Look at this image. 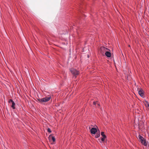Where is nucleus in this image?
I'll return each instance as SVG.
<instances>
[{"label":"nucleus","instance_id":"1","mask_svg":"<svg viewBox=\"0 0 149 149\" xmlns=\"http://www.w3.org/2000/svg\"><path fill=\"white\" fill-rule=\"evenodd\" d=\"M138 139L139 141L144 146H146L147 145V143L146 141V139L143 138V137L139 134L138 136Z\"/></svg>","mask_w":149,"mask_h":149},{"label":"nucleus","instance_id":"2","mask_svg":"<svg viewBox=\"0 0 149 149\" xmlns=\"http://www.w3.org/2000/svg\"><path fill=\"white\" fill-rule=\"evenodd\" d=\"M70 70L72 74L75 76L79 74V72L74 69L71 68L70 69Z\"/></svg>","mask_w":149,"mask_h":149},{"label":"nucleus","instance_id":"3","mask_svg":"<svg viewBox=\"0 0 149 149\" xmlns=\"http://www.w3.org/2000/svg\"><path fill=\"white\" fill-rule=\"evenodd\" d=\"M100 49L102 53H104V52L106 53V51H110V49H109L103 47H101Z\"/></svg>","mask_w":149,"mask_h":149},{"label":"nucleus","instance_id":"4","mask_svg":"<svg viewBox=\"0 0 149 149\" xmlns=\"http://www.w3.org/2000/svg\"><path fill=\"white\" fill-rule=\"evenodd\" d=\"M9 103H11L12 105H11V107L13 109H15V103L13 101V100H12L10 99V100H9Z\"/></svg>","mask_w":149,"mask_h":149},{"label":"nucleus","instance_id":"5","mask_svg":"<svg viewBox=\"0 0 149 149\" xmlns=\"http://www.w3.org/2000/svg\"><path fill=\"white\" fill-rule=\"evenodd\" d=\"M48 139L50 141H52L53 142H55V137L53 136L52 135H49L48 137Z\"/></svg>","mask_w":149,"mask_h":149},{"label":"nucleus","instance_id":"6","mask_svg":"<svg viewBox=\"0 0 149 149\" xmlns=\"http://www.w3.org/2000/svg\"><path fill=\"white\" fill-rule=\"evenodd\" d=\"M38 100L40 102H41L43 104L44 102H47V98L45 97L41 99H38Z\"/></svg>","mask_w":149,"mask_h":149},{"label":"nucleus","instance_id":"7","mask_svg":"<svg viewBox=\"0 0 149 149\" xmlns=\"http://www.w3.org/2000/svg\"><path fill=\"white\" fill-rule=\"evenodd\" d=\"M138 93L141 97H143L144 92L141 89L138 91Z\"/></svg>","mask_w":149,"mask_h":149},{"label":"nucleus","instance_id":"8","mask_svg":"<svg viewBox=\"0 0 149 149\" xmlns=\"http://www.w3.org/2000/svg\"><path fill=\"white\" fill-rule=\"evenodd\" d=\"M110 51H106L105 53V55L107 57H110L111 56V53L109 52Z\"/></svg>","mask_w":149,"mask_h":149},{"label":"nucleus","instance_id":"9","mask_svg":"<svg viewBox=\"0 0 149 149\" xmlns=\"http://www.w3.org/2000/svg\"><path fill=\"white\" fill-rule=\"evenodd\" d=\"M97 131V129L95 128H92L91 130V133L93 134H95Z\"/></svg>","mask_w":149,"mask_h":149},{"label":"nucleus","instance_id":"10","mask_svg":"<svg viewBox=\"0 0 149 149\" xmlns=\"http://www.w3.org/2000/svg\"><path fill=\"white\" fill-rule=\"evenodd\" d=\"M52 97V95L51 94L47 95V102L49 101Z\"/></svg>","mask_w":149,"mask_h":149},{"label":"nucleus","instance_id":"11","mask_svg":"<svg viewBox=\"0 0 149 149\" xmlns=\"http://www.w3.org/2000/svg\"><path fill=\"white\" fill-rule=\"evenodd\" d=\"M101 135L103 137H106V135L104 134V133L103 132H102L101 133Z\"/></svg>","mask_w":149,"mask_h":149},{"label":"nucleus","instance_id":"12","mask_svg":"<svg viewBox=\"0 0 149 149\" xmlns=\"http://www.w3.org/2000/svg\"><path fill=\"white\" fill-rule=\"evenodd\" d=\"M47 131L49 133H51L52 132V131L49 128H48L47 129Z\"/></svg>","mask_w":149,"mask_h":149},{"label":"nucleus","instance_id":"13","mask_svg":"<svg viewBox=\"0 0 149 149\" xmlns=\"http://www.w3.org/2000/svg\"><path fill=\"white\" fill-rule=\"evenodd\" d=\"M100 136V134H96L95 136V138H97L99 136Z\"/></svg>","mask_w":149,"mask_h":149},{"label":"nucleus","instance_id":"14","mask_svg":"<svg viewBox=\"0 0 149 149\" xmlns=\"http://www.w3.org/2000/svg\"><path fill=\"white\" fill-rule=\"evenodd\" d=\"M106 138V137H103L101 139V140L102 141H104V140Z\"/></svg>","mask_w":149,"mask_h":149},{"label":"nucleus","instance_id":"15","mask_svg":"<svg viewBox=\"0 0 149 149\" xmlns=\"http://www.w3.org/2000/svg\"><path fill=\"white\" fill-rule=\"evenodd\" d=\"M97 102H94L93 104L94 105H95V104H97Z\"/></svg>","mask_w":149,"mask_h":149},{"label":"nucleus","instance_id":"16","mask_svg":"<svg viewBox=\"0 0 149 149\" xmlns=\"http://www.w3.org/2000/svg\"><path fill=\"white\" fill-rule=\"evenodd\" d=\"M147 104L148 105V106L149 107V103H148V102H147Z\"/></svg>","mask_w":149,"mask_h":149},{"label":"nucleus","instance_id":"17","mask_svg":"<svg viewBox=\"0 0 149 149\" xmlns=\"http://www.w3.org/2000/svg\"><path fill=\"white\" fill-rule=\"evenodd\" d=\"M88 57L89 58V56L88 55Z\"/></svg>","mask_w":149,"mask_h":149},{"label":"nucleus","instance_id":"18","mask_svg":"<svg viewBox=\"0 0 149 149\" xmlns=\"http://www.w3.org/2000/svg\"><path fill=\"white\" fill-rule=\"evenodd\" d=\"M128 46H129V47H130V45H129Z\"/></svg>","mask_w":149,"mask_h":149},{"label":"nucleus","instance_id":"19","mask_svg":"<svg viewBox=\"0 0 149 149\" xmlns=\"http://www.w3.org/2000/svg\"><path fill=\"white\" fill-rule=\"evenodd\" d=\"M97 104H98V105H99V104L98 103V102L97 103Z\"/></svg>","mask_w":149,"mask_h":149}]
</instances>
